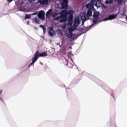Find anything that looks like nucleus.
<instances>
[{"instance_id":"nucleus-19","label":"nucleus","mask_w":127,"mask_h":127,"mask_svg":"<svg viewBox=\"0 0 127 127\" xmlns=\"http://www.w3.org/2000/svg\"><path fill=\"white\" fill-rule=\"evenodd\" d=\"M86 7L87 8H89V9H91V8H92V7H93V5L91 4H87L86 5Z\"/></svg>"},{"instance_id":"nucleus-10","label":"nucleus","mask_w":127,"mask_h":127,"mask_svg":"<svg viewBox=\"0 0 127 127\" xmlns=\"http://www.w3.org/2000/svg\"><path fill=\"white\" fill-rule=\"evenodd\" d=\"M99 15H100V12L99 11H95L93 14L94 18H99Z\"/></svg>"},{"instance_id":"nucleus-18","label":"nucleus","mask_w":127,"mask_h":127,"mask_svg":"<svg viewBox=\"0 0 127 127\" xmlns=\"http://www.w3.org/2000/svg\"><path fill=\"white\" fill-rule=\"evenodd\" d=\"M73 17H74L73 16V14L69 15L68 16V20L69 21H72V20H73Z\"/></svg>"},{"instance_id":"nucleus-14","label":"nucleus","mask_w":127,"mask_h":127,"mask_svg":"<svg viewBox=\"0 0 127 127\" xmlns=\"http://www.w3.org/2000/svg\"><path fill=\"white\" fill-rule=\"evenodd\" d=\"M87 13L89 16H92V10L91 9H89V10H88Z\"/></svg>"},{"instance_id":"nucleus-16","label":"nucleus","mask_w":127,"mask_h":127,"mask_svg":"<svg viewBox=\"0 0 127 127\" xmlns=\"http://www.w3.org/2000/svg\"><path fill=\"white\" fill-rule=\"evenodd\" d=\"M84 20H88V19H89L90 18V17H89V15H88V14H84Z\"/></svg>"},{"instance_id":"nucleus-38","label":"nucleus","mask_w":127,"mask_h":127,"mask_svg":"<svg viewBox=\"0 0 127 127\" xmlns=\"http://www.w3.org/2000/svg\"><path fill=\"white\" fill-rule=\"evenodd\" d=\"M70 24H72V23H70Z\"/></svg>"},{"instance_id":"nucleus-11","label":"nucleus","mask_w":127,"mask_h":127,"mask_svg":"<svg viewBox=\"0 0 127 127\" xmlns=\"http://www.w3.org/2000/svg\"><path fill=\"white\" fill-rule=\"evenodd\" d=\"M91 3L93 5L97 6V4H98V1H97V0H92Z\"/></svg>"},{"instance_id":"nucleus-31","label":"nucleus","mask_w":127,"mask_h":127,"mask_svg":"<svg viewBox=\"0 0 127 127\" xmlns=\"http://www.w3.org/2000/svg\"><path fill=\"white\" fill-rule=\"evenodd\" d=\"M7 1H9V2H11V1H12V0H7Z\"/></svg>"},{"instance_id":"nucleus-32","label":"nucleus","mask_w":127,"mask_h":127,"mask_svg":"<svg viewBox=\"0 0 127 127\" xmlns=\"http://www.w3.org/2000/svg\"><path fill=\"white\" fill-rule=\"evenodd\" d=\"M2 92V90L0 89V95L1 94Z\"/></svg>"},{"instance_id":"nucleus-6","label":"nucleus","mask_w":127,"mask_h":127,"mask_svg":"<svg viewBox=\"0 0 127 127\" xmlns=\"http://www.w3.org/2000/svg\"><path fill=\"white\" fill-rule=\"evenodd\" d=\"M53 13V10L52 8L48 10V11L46 14V16L47 18H49L50 16H52Z\"/></svg>"},{"instance_id":"nucleus-24","label":"nucleus","mask_w":127,"mask_h":127,"mask_svg":"<svg viewBox=\"0 0 127 127\" xmlns=\"http://www.w3.org/2000/svg\"><path fill=\"white\" fill-rule=\"evenodd\" d=\"M67 14H69V15H71V14H73V10H69L68 11H67Z\"/></svg>"},{"instance_id":"nucleus-3","label":"nucleus","mask_w":127,"mask_h":127,"mask_svg":"<svg viewBox=\"0 0 127 127\" xmlns=\"http://www.w3.org/2000/svg\"><path fill=\"white\" fill-rule=\"evenodd\" d=\"M45 13L44 11L41 10L38 14V17L40 18V19H41V20H44L45 19Z\"/></svg>"},{"instance_id":"nucleus-27","label":"nucleus","mask_w":127,"mask_h":127,"mask_svg":"<svg viewBox=\"0 0 127 127\" xmlns=\"http://www.w3.org/2000/svg\"><path fill=\"white\" fill-rule=\"evenodd\" d=\"M53 29H54V27L51 26L50 27L49 30H50V31H53Z\"/></svg>"},{"instance_id":"nucleus-12","label":"nucleus","mask_w":127,"mask_h":127,"mask_svg":"<svg viewBox=\"0 0 127 127\" xmlns=\"http://www.w3.org/2000/svg\"><path fill=\"white\" fill-rule=\"evenodd\" d=\"M33 21H34V22H35V23H37L38 24L39 23V20L38 19V18H34L33 19H32Z\"/></svg>"},{"instance_id":"nucleus-25","label":"nucleus","mask_w":127,"mask_h":127,"mask_svg":"<svg viewBox=\"0 0 127 127\" xmlns=\"http://www.w3.org/2000/svg\"><path fill=\"white\" fill-rule=\"evenodd\" d=\"M48 34L49 35H50V36H54V34H53V33H52V32L49 31H48Z\"/></svg>"},{"instance_id":"nucleus-30","label":"nucleus","mask_w":127,"mask_h":127,"mask_svg":"<svg viewBox=\"0 0 127 127\" xmlns=\"http://www.w3.org/2000/svg\"><path fill=\"white\" fill-rule=\"evenodd\" d=\"M29 0V2H32V1H35V0Z\"/></svg>"},{"instance_id":"nucleus-7","label":"nucleus","mask_w":127,"mask_h":127,"mask_svg":"<svg viewBox=\"0 0 127 127\" xmlns=\"http://www.w3.org/2000/svg\"><path fill=\"white\" fill-rule=\"evenodd\" d=\"M38 2L41 5H45L48 4V0H39Z\"/></svg>"},{"instance_id":"nucleus-1","label":"nucleus","mask_w":127,"mask_h":127,"mask_svg":"<svg viewBox=\"0 0 127 127\" xmlns=\"http://www.w3.org/2000/svg\"><path fill=\"white\" fill-rule=\"evenodd\" d=\"M68 14V11L67 10H64L62 11L61 15L56 17L55 18V20H59V19H62L63 17H66Z\"/></svg>"},{"instance_id":"nucleus-21","label":"nucleus","mask_w":127,"mask_h":127,"mask_svg":"<svg viewBox=\"0 0 127 127\" xmlns=\"http://www.w3.org/2000/svg\"><path fill=\"white\" fill-rule=\"evenodd\" d=\"M73 36V33L72 32H70L69 33L67 34V37L68 38H71Z\"/></svg>"},{"instance_id":"nucleus-29","label":"nucleus","mask_w":127,"mask_h":127,"mask_svg":"<svg viewBox=\"0 0 127 127\" xmlns=\"http://www.w3.org/2000/svg\"><path fill=\"white\" fill-rule=\"evenodd\" d=\"M85 21H86V20H85V19H83L82 22V25H84V23H85Z\"/></svg>"},{"instance_id":"nucleus-17","label":"nucleus","mask_w":127,"mask_h":127,"mask_svg":"<svg viewBox=\"0 0 127 127\" xmlns=\"http://www.w3.org/2000/svg\"><path fill=\"white\" fill-rule=\"evenodd\" d=\"M124 0H117L118 4H123L124 3Z\"/></svg>"},{"instance_id":"nucleus-5","label":"nucleus","mask_w":127,"mask_h":127,"mask_svg":"<svg viewBox=\"0 0 127 127\" xmlns=\"http://www.w3.org/2000/svg\"><path fill=\"white\" fill-rule=\"evenodd\" d=\"M63 2L61 3L62 8L66 9L68 7V0H63Z\"/></svg>"},{"instance_id":"nucleus-15","label":"nucleus","mask_w":127,"mask_h":127,"mask_svg":"<svg viewBox=\"0 0 127 127\" xmlns=\"http://www.w3.org/2000/svg\"><path fill=\"white\" fill-rule=\"evenodd\" d=\"M30 18H31V14H26L25 15V19H30Z\"/></svg>"},{"instance_id":"nucleus-8","label":"nucleus","mask_w":127,"mask_h":127,"mask_svg":"<svg viewBox=\"0 0 127 127\" xmlns=\"http://www.w3.org/2000/svg\"><path fill=\"white\" fill-rule=\"evenodd\" d=\"M79 24H80V19L79 18V17L75 18L74 25H75V26H77V25H79Z\"/></svg>"},{"instance_id":"nucleus-36","label":"nucleus","mask_w":127,"mask_h":127,"mask_svg":"<svg viewBox=\"0 0 127 127\" xmlns=\"http://www.w3.org/2000/svg\"><path fill=\"white\" fill-rule=\"evenodd\" d=\"M70 24V22L69 23H68V25Z\"/></svg>"},{"instance_id":"nucleus-34","label":"nucleus","mask_w":127,"mask_h":127,"mask_svg":"<svg viewBox=\"0 0 127 127\" xmlns=\"http://www.w3.org/2000/svg\"><path fill=\"white\" fill-rule=\"evenodd\" d=\"M97 1H101V0H96Z\"/></svg>"},{"instance_id":"nucleus-2","label":"nucleus","mask_w":127,"mask_h":127,"mask_svg":"<svg viewBox=\"0 0 127 127\" xmlns=\"http://www.w3.org/2000/svg\"><path fill=\"white\" fill-rule=\"evenodd\" d=\"M46 56H47L46 52H44L40 54L39 51H37L34 54V58H36L37 60H38L39 57H46Z\"/></svg>"},{"instance_id":"nucleus-23","label":"nucleus","mask_w":127,"mask_h":127,"mask_svg":"<svg viewBox=\"0 0 127 127\" xmlns=\"http://www.w3.org/2000/svg\"><path fill=\"white\" fill-rule=\"evenodd\" d=\"M57 15H58V13H57L56 12L53 13L52 14V17H56V16H57Z\"/></svg>"},{"instance_id":"nucleus-37","label":"nucleus","mask_w":127,"mask_h":127,"mask_svg":"<svg viewBox=\"0 0 127 127\" xmlns=\"http://www.w3.org/2000/svg\"><path fill=\"white\" fill-rule=\"evenodd\" d=\"M114 127H116V126L114 125Z\"/></svg>"},{"instance_id":"nucleus-22","label":"nucleus","mask_w":127,"mask_h":127,"mask_svg":"<svg viewBox=\"0 0 127 127\" xmlns=\"http://www.w3.org/2000/svg\"><path fill=\"white\" fill-rule=\"evenodd\" d=\"M95 19H94L93 20V22L94 23V24H96V23H97V22H98V20H99V18H95Z\"/></svg>"},{"instance_id":"nucleus-4","label":"nucleus","mask_w":127,"mask_h":127,"mask_svg":"<svg viewBox=\"0 0 127 127\" xmlns=\"http://www.w3.org/2000/svg\"><path fill=\"white\" fill-rule=\"evenodd\" d=\"M119 12L115 14H112L108 16V17L105 18L104 20L107 21V20H112V19H115V18H117L118 16V14Z\"/></svg>"},{"instance_id":"nucleus-9","label":"nucleus","mask_w":127,"mask_h":127,"mask_svg":"<svg viewBox=\"0 0 127 127\" xmlns=\"http://www.w3.org/2000/svg\"><path fill=\"white\" fill-rule=\"evenodd\" d=\"M36 61H37V60L36 58H35V57H34V58H32V63H31L29 64V65H28L29 68L30 67H31V66H32V65H33V64H34V63H35Z\"/></svg>"},{"instance_id":"nucleus-26","label":"nucleus","mask_w":127,"mask_h":127,"mask_svg":"<svg viewBox=\"0 0 127 127\" xmlns=\"http://www.w3.org/2000/svg\"><path fill=\"white\" fill-rule=\"evenodd\" d=\"M65 21H66V19H65V18H63L60 21V23H62V22H64Z\"/></svg>"},{"instance_id":"nucleus-35","label":"nucleus","mask_w":127,"mask_h":127,"mask_svg":"<svg viewBox=\"0 0 127 127\" xmlns=\"http://www.w3.org/2000/svg\"><path fill=\"white\" fill-rule=\"evenodd\" d=\"M126 20H127V16H126Z\"/></svg>"},{"instance_id":"nucleus-13","label":"nucleus","mask_w":127,"mask_h":127,"mask_svg":"<svg viewBox=\"0 0 127 127\" xmlns=\"http://www.w3.org/2000/svg\"><path fill=\"white\" fill-rule=\"evenodd\" d=\"M40 27H41V28H42L44 33H45V32H46V28H45V27H44L43 25H40Z\"/></svg>"},{"instance_id":"nucleus-33","label":"nucleus","mask_w":127,"mask_h":127,"mask_svg":"<svg viewBox=\"0 0 127 127\" xmlns=\"http://www.w3.org/2000/svg\"><path fill=\"white\" fill-rule=\"evenodd\" d=\"M27 24L28 25V24H29V22L28 21L27 22Z\"/></svg>"},{"instance_id":"nucleus-28","label":"nucleus","mask_w":127,"mask_h":127,"mask_svg":"<svg viewBox=\"0 0 127 127\" xmlns=\"http://www.w3.org/2000/svg\"><path fill=\"white\" fill-rule=\"evenodd\" d=\"M36 14H37V12H35L34 13L31 14V15H36Z\"/></svg>"},{"instance_id":"nucleus-20","label":"nucleus","mask_w":127,"mask_h":127,"mask_svg":"<svg viewBox=\"0 0 127 127\" xmlns=\"http://www.w3.org/2000/svg\"><path fill=\"white\" fill-rule=\"evenodd\" d=\"M113 2V0H106L105 1L106 4H109L110 3H112Z\"/></svg>"}]
</instances>
